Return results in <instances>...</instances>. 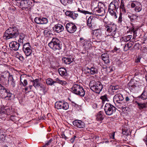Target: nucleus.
<instances>
[{
  "instance_id": "nucleus-42",
  "label": "nucleus",
  "mask_w": 147,
  "mask_h": 147,
  "mask_svg": "<svg viewBox=\"0 0 147 147\" xmlns=\"http://www.w3.org/2000/svg\"><path fill=\"white\" fill-rule=\"evenodd\" d=\"M55 42H52L49 44V47L53 50H55Z\"/></svg>"
},
{
  "instance_id": "nucleus-14",
  "label": "nucleus",
  "mask_w": 147,
  "mask_h": 147,
  "mask_svg": "<svg viewBox=\"0 0 147 147\" xmlns=\"http://www.w3.org/2000/svg\"><path fill=\"white\" fill-rule=\"evenodd\" d=\"M124 99L123 95L120 94L115 95L113 98V102L115 104L121 103V101Z\"/></svg>"
},
{
  "instance_id": "nucleus-60",
  "label": "nucleus",
  "mask_w": 147,
  "mask_h": 147,
  "mask_svg": "<svg viewBox=\"0 0 147 147\" xmlns=\"http://www.w3.org/2000/svg\"><path fill=\"white\" fill-rule=\"evenodd\" d=\"M129 30L131 32H133L135 30H134V28L131 27L129 28Z\"/></svg>"
},
{
  "instance_id": "nucleus-44",
  "label": "nucleus",
  "mask_w": 147,
  "mask_h": 147,
  "mask_svg": "<svg viewBox=\"0 0 147 147\" xmlns=\"http://www.w3.org/2000/svg\"><path fill=\"white\" fill-rule=\"evenodd\" d=\"M41 17H37L35 18L34 21L36 23L40 24Z\"/></svg>"
},
{
  "instance_id": "nucleus-24",
  "label": "nucleus",
  "mask_w": 147,
  "mask_h": 147,
  "mask_svg": "<svg viewBox=\"0 0 147 147\" xmlns=\"http://www.w3.org/2000/svg\"><path fill=\"white\" fill-rule=\"evenodd\" d=\"M64 29L63 26L60 24L56 25V32L57 33L62 31Z\"/></svg>"
},
{
  "instance_id": "nucleus-36",
  "label": "nucleus",
  "mask_w": 147,
  "mask_h": 147,
  "mask_svg": "<svg viewBox=\"0 0 147 147\" xmlns=\"http://www.w3.org/2000/svg\"><path fill=\"white\" fill-rule=\"evenodd\" d=\"M58 39L56 38V49L59 50L61 49V44Z\"/></svg>"
},
{
  "instance_id": "nucleus-47",
  "label": "nucleus",
  "mask_w": 147,
  "mask_h": 147,
  "mask_svg": "<svg viewBox=\"0 0 147 147\" xmlns=\"http://www.w3.org/2000/svg\"><path fill=\"white\" fill-rule=\"evenodd\" d=\"M138 2V1H134L131 3V7L132 8L135 7L136 5H137V4Z\"/></svg>"
},
{
  "instance_id": "nucleus-17",
  "label": "nucleus",
  "mask_w": 147,
  "mask_h": 147,
  "mask_svg": "<svg viewBox=\"0 0 147 147\" xmlns=\"http://www.w3.org/2000/svg\"><path fill=\"white\" fill-rule=\"evenodd\" d=\"M65 15L73 19H75L78 16V14L74 13L73 11H67L65 12Z\"/></svg>"
},
{
  "instance_id": "nucleus-38",
  "label": "nucleus",
  "mask_w": 147,
  "mask_h": 147,
  "mask_svg": "<svg viewBox=\"0 0 147 147\" xmlns=\"http://www.w3.org/2000/svg\"><path fill=\"white\" fill-rule=\"evenodd\" d=\"M40 90L42 91L43 93L45 94L47 92V90L45 86L42 84L40 86Z\"/></svg>"
},
{
  "instance_id": "nucleus-7",
  "label": "nucleus",
  "mask_w": 147,
  "mask_h": 147,
  "mask_svg": "<svg viewBox=\"0 0 147 147\" xmlns=\"http://www.w3.org/2000/svg\"><path fill=\"white\" fill-rule=\"evenodd\" d=\"M12 94L8 89L5 88L0 84V96L3 98H10Z\"/></svg>"
},
{
  "instance_id": "nucleus-51",
  "label": "nucleus",
  "mask_w": 147,
  "mask_h": 147,
  "mask_svg": "<svg viewBox=\"0 0 147 147\" xmlns=\"http://www.w3.org/2000/svg\"><path fill=\"white\" fill-rule=\"evenodd\" d=\"M5 111H6V114H7V113H10V109L9 108H8L7 107H5Z\"/></svg>"
},
{
  "instance_id": "nucleus-30",
  "label": "nucleus",
  "mask_w": 147,
  "mask_h": 147,
  "mask_svg": "<svg viewBox=\"0 0 147 147\" xmlns=\"http://www.w3.org/2000/svg\"><path fill=\"white\" fill-rule=\"evenodd\" d=\"M139 97L142 100H146L147 99V91L144 90L141 95Z\"/></svg>"
},
{
  "instance_id": "nucleus-64",
  "label": "nucleus",
  "mask_w": 147,
  "mask_h": 147,
  "mask_svg": "<svg viewBox=\"0 0 147 147\" xmlns=\"http://www.w3.org/2000/svg\"><path fill=\"white\" fill-rule=\"evenodd\" d=\"M145 77L146 80V81H147V74H146L145 75Z\"/></svg>"
},
{
  "instance_id": "nucleus-23",
  "label": "nucleus",
  "mask_w": 147,
  "mask_h": 147,
  "mask_svg": "<svg viewBox=\"0 0 147 147\" xmlns=\"http://www.w3.org/2000/svg\"><path fill=\"white\" fill-rule=\"evenodd\" d=\"M58 72L59 74L61 76H65L66 75V70L64 68H59L58 69Z\"/></svg>"
},
{
  "instance_id": "nucleus-58",
  "label": "nucleus",
  "mask_w": 147,
  "mask_h": 147,
  "mask_svg": "<svg viewBox=\"0 0 147 147\" xmlns=\"http://www.w3.org/2000/svg\"><path fill=\"white\" fill-rule=\"evenodd\" d=\"M54 141V139H52L51 138L50 139V140L47 142V143H48V145H49V144L52 141Z\"/></svg>"
},
{
  "instance_id": "nucleus-55",
  "label": "nucleus",
  "mask_w": 147,
  "mask_h": 147,
  "mask_svg": "<svg viewBox=\"0 0 147 147\" xmlns=\"http://www.w3.org/2000/svg\"><path fill=\"white\" fill-rule=\"evenodd\" d=\"M114 136L115 133L114 132L111 133L109 135L110 138L113 139H114Z\"/></svg>"
},
{
  "instance_id": "nucleus-18",
  "label": "nucleus",
  "mask_w": 147,
  "mask_h": 147,
  "mask_svg": "<svg viewBox=\"0 0 147 147\" xmlns=\"http://www.w3.org/2000/svg\"><path fill=\"white\" fill-rule=\"evenodd\" d=\"M101 57L105 63H109V56L107 53H104L102 54L101 55Z\"/></svg>"
},
{
  "instance_id": "nucleus-45",
  "label": "nucleus",
  "mask_w": 147,
  "mask_h": 147,
  "mask_svg": "<svg viewBox=\"0 0 147 147\" xmlns=\"http://www.w3.org/2000/svg\"><path fill=\"white\" fill-rule=\"evenodd\" d=\"M78 11H79L81 13H84L85 15L86 14H91V13L89 12L88 11H86L85 10H80V9L78 8Z\"/></svg>"
},
{
  "instance_id": "nucleus-3",
  "label": "nucleus",
  "mask_w": 147,
  "mask_h": 147,
  "mask_svg": "<svg viewBox=\"0 0 147 147\" xmlns=\"http://www.w3.org/2000/svg\"><path fill=\"white\" fill-rule=\"evenodd\" d=\"M105 30L108 33H110L112 32L111 35L113 38H116L119 36V34L117 31L115 26L111 24H107L105 25Z\"/></svg>"
},
{
  "instance_id": "nucleus-40",
  "label": "nucleus",
  "mask_w": 147,
  "mask_h": 147,
  "mask_svg": "<svg viewBox=\"0 0 147 147\" xmlns=\"http://www.w3.org/2000/svg\"><path fill=\"white\" fill-rule=\"evenodd\" d=\"M48 22L47 19L46 18L41 17L40 24H44L47 23Z\"/></svg>"
},
{
  "instance_id": "nucleus-62",
  "label": "nucleus",
  "mask_w": 147,
  "mask_h": 147,
  "mask_svg": "<svg viewBox=\"0 0 147 147\" xmlns=\"http://www.w3.org/2000/svg\"><path fill=\"white\" fill-rule=\"evenodd\" d=\"M98 105L97 104L95 103L93 105V107L94 108L96 109L98 107Z\"/></svg>"
},
{
  "instance_id": "nucleus-63",
  "label": "nucleus",
  "mask_w": 147,
  "mask_h": 147,
  "mask_svg": "<svg viewBox=\"0 0 147 147\" xmlns=\"http://www.w3.org/2000/svg\"><path fill=\"white\" fill-rule=\"evenodd\" d=\"M143 140L145 142H146V144H147V134H146V138H144L143 139ZM147 146V145H146V146Z\"/></svg>"
},
{
  "instance_id": "nucleus-12",
  "label": "nucleus",
  "mask_w": 147,
  "mask_h": 147,
  "mask_svg": "<svg viewBox=\"0 0 147 147\" xmlns=\"http://www.w3.org/2000/svg\"><path fill=\"white\" fill-rule=\"evenodd\" d=\"M65 28L67 31L70 33H74L77 30V27L75 25L71 23H67L66 25Z\"/></svg>"
},
{
  "instance_id": "nucleus-9",
  "label": "nucleus",
  "mask_w": 147,
  "mask_h": 147,
  "mask_svg": "<svg viewBox=\"0 0 147 147\" xmlns=\"http://www.w3.org/2000/svg\"><path fill=\"white\" fill-rule=\"evenodd\" d=\"M69 107V105L67 102L63 101H59L56 102V108L58 109H62L67 110Z\"/></svg>"
},
{
  "instance_id": "nucleus-21",
  "label": "nucleus",
  "mask_w": 147,
  "mask_h": 147,
  "mask_svg": "<svg viewBox=\"0 0 147 147\" xmlns=\"http://www.w3.org/2000/svg\"><path fill=\"white\" fill-rule=\"evenodd\" d=\"M136 87L134 83L133 80H131L128 84V89L131 91L134 89Z\"/></svg>"
},
{
  "instance_id": "nucleus-1",
  "label": "nucleus",
  "mask_w": 147,
  "mask_h": 147,
  "mask_svg": "<svg viewBox=\"0 0 147 147\" xmlns=\"http://www.w3.org/2000/svg\"><path fill=\"white\" fill-rule=\"evenodd\" d=\"M19 34V29L15 26L9 28L5 32L3 37L6 40L15 38Z\"/></svg>"
},
{
  "instance_id": "nucleus-31",
  "label": "nucleus",
  "mask_w": 147,
  "mask_h": 147,
  "mask_svg": "<svg viewBox=\"0 0 147 147\" xmlns=\"http://www.w3.org/2000/svg\"><path fill=\"white\" fill-rule=\"evenodd\" d=\"M142 9V5L140 3L138 2L134 9L135 11L136 12H140Z\"/></svg>"
},
{
  "instance_id": "nucleus-27",
  "label": "nucleus",
  "mask_w": 147,
  "mask_h": 147,
  "mask_svg": "<svg viewBox=\"0 0 147 147\" xmlns=\"http://www.w3.org/2000/svg\"><path fill=\"white\" fill-rule=\"evenodd\" d=\"M132 37V35H128L123 37L120 39L121 42H127L129 41Z\"/></svg>"
},
{
  "instance_id": "nucleus-10",
  "label": "nucleus",
  "mask_w": 147,
  "mask_h": 147,
  "mask_svg": "<svg viewBox=\"0 0 147 147\" xmlns=\"http://www.w3.org/2000/svg\"><path fill=\"white\" fill-rule=\"evenodd\" d=\"M31 47L29 43H27L24 44L23 46V51L27 56H30L32 53Z\"/></svg>"
},
{
  "instance_id": "nucleus-20",
  "label": "nucleus",
  "mask_w": 147,
  "mask_h": 147,
  "mask_svg": "<svg viewBox=\"0 0 147 147\" xmlns=\"http://www.w3.org/2000/svg\"><path fill=\"white\" fill-rule=\"evenodd\" d=\"M95 35L98 40H101L103 38L101 30L100 29L97 30Z\"/></svg>"
},
{
  "instance_id": "nucleus-13",
  "label": "nucleus",
  "mask_w": 147,
  "mask_h": 147,
  "mask_svg": "<svg viewBox=\"0 0 147 147\" xmlns=\"http://www.w3.org/2000/svg\"><path fill=\"white\" fill-rule=\"evenodd\" d=\"M20 3V7L23 9L28 8L32 5V3L31 0H21Z\"/></svg>"
},
{
  "instance_id": "nucleus-19",
  "label": "nucleus",
  "mask_w": 147,
  "mask_h": 147,
  "mask_svg": "<svg viewBox=\"0 0 147 147\" xmlns=\"http://www.w3.org/2000/svg\"><path fill=\"white\" fill-rule=\"evenodd\" d=\"M33 86L36 89H38L41 84L39 82V80L38 79H36L35 80L32 81Z\"/></svg>"
},
{
  "instance_id": "nucleus-46",
  "label": "nucleus",
  "mask_w": 147,
  "mask_h": 147,
  "mask_svg": "<svg viewBox=\"0 0 147 147\" xmlns=\"http://www.w3.org/2000/svg\"><path fill=\"white\" fill-rule=\"evenodd\" d=\"M119 87L118 85L113 86L112 87V90H113V92H115V91L119 89Z\"/></svg>"
},
{
  "instance_id": "nucleus-32",
  "label": "nucleus",
  "mask_w": 147,
  "mask_h": 147,
  "mask_svg": "<svg viewBox=\"0 0 147 147\" xmlns=\"http://www.w3.org/2000/svg\"><path fill=\"white\" fill-rule=\"evenodd\" d=\"M59 84L62 85L64 86L66 85L67 83L66 81H63L57 78L56 79V84Z\"/></svg>"
},
{
  "instance_id": "nucleus-56",
  "label": "nucleus",
  "mask_w": 147,
  "mask_h": 147,
  "mask_svg": "<svg viewBox=\"0 0 147 147\" xmlns=\"http://www.w3.org/2000/svg\"><path fill=\"white\" fill-rule=\"evenodd\" d=\"M141 57L140 56H138L137 59L136 60L135 62L136 63H138L140 62Z\"/></svg>"
},
{
  "instance_id": "nucleus-28",
  "label": "nucleus",
  "mask_w": 147,
  "mask_h": 147,
  "mask_svg": "<svg viewBox=\"0 0 147 147\" xmlns=\"http://www.w3.org/2000/svg\"><path fill=\"white\" fill-rule=\"evenodd\" d=\"M136 103L138 105V108L141 110L145 108L146 107V103H140L136 102Z\"/></svg>"
},
{
  "instance_id": "nucleus-16",
  "label": "nucleus",
  "mask_w": 147,
  "mask_h": 147,
  "mask_svg": "<svg viewBox=\"0 0 147 147\" xmlns=\"http://www.w3.org/2000/svg\"><path fill=\"white\" fill-rule=\"evenodd\" d=\"M73 125L79 128H83L85 126L84 123L80 120H76L73 122Z\"/></svg>"
},
{
  "instance_id": "nucleus-4",
  "label": "nucleus",
  "mask_w": 147,
  "mask_h": 147,
  "mask_svg": "<svg viewBox=\"0 0 147 147\" xmlns=\"http://www.w3.org/2000/svg\"><path fill=\"white\" fill-rule=\"evenodd\" d=\"M89 86L92 90L98 94L100 93L103 88L101 83L98 81L90 82L89 84Z\"/></svg>"
},
{
  "instance_id": "nucleus-22",
  "label": "nucleus",
  "mask_w": 147,
  "mask_h": 147,
  "mask_svg": "<svg viewBox=\"0 0 147 147\" xmlns=\"http://www.w3.org/2000/svg\"><path fill=\"white\" fill-rule=\"evenodd\" d=\"M8 75L9 76H8V82H10L11 83L10 84L13 87H14L15 86V81H14V79L12 76L10 75L9 73Z\"/></svg>"
},
{
  "instance_id": "nucleus-57",
  "label": "nucleus",
  "mask_w": 147,
  "mask_h": 147,
  "mask_svg": "<svg viewBox=\"0 0 147 147\" xmlns=\"http://www.w3.org/2000/svg\"><path fill=\"white\" fill-rule=\"evenodd\" d=\"M138 29H136L133 32L134 33V37H136V36H137V31Z\"/></svg>"
},
{
  "instance_id": "nucleus-5",
  "label": "nucleus",
  "mask_w": 147,
  "mask_h": 147,
  "mask_svg": "<svg viewBox=\"0 0 147 147\" xmlns=\"http://www.w3.org/2000/svg\"><path fill=\"white\" fill-rule=\"evenodd\" d=\"M73 93L81 96H84L85 94V91L82 87L80 85L75 84L71 88Z\"/></svg>"
},
{
  "instance_id": "nucleus-41",
  "label": "nucleus",
  "mask_w": 147,
  "mask_h": 147,
  "mask_svg": "<svg viewBox=\"0 0 147 147\" xmlns=\"http://www.w3.org/2000/svg\"><path fill=\"white\" fill-rule=\"evenodd\" d=\"M100 99L102 100V104H104L105 101H108V99L106 95L101 96L100 97Z\"/></svg>"
},
{
  "instance_id": "nucleus-6",
  "label": "nucleus",
  "mask_w": 147,
  "mask_h": 147,
  "mask_svg": "<svg viewBox=\"0 0 147 147\" xmlns=\"http://www.w3.org/2000/svg\"><path fill=\"white\" fill-rule=\"evenodd\" d=\"M116 108L110 103H106L105 106L104 111L108 115H112L115 111Z\"/></svg>"
},
{
  "instance_id": "nucleus-43",
  "label": "nucleus",
  "mask_w": 147,
  "mask_h": 147,
  "mask_svg": "<svg viewBox=\"0 0 147 147\" xmlns=\"http://www.w3.org/2000/svg\"><path fill=\"white\" fill-rule=\"evenodd\" d=\"M6 111L5 107H1L0 110V115H3L4 114H6Z\"/></svg>"
},
{
  "instance_id": "nucleus-8",
  "label": "nucleus",
  "mask_w": 147,
  "mask_h": 147,
  "mask_svg": "<svg viewBox=\"0 0 147 147\" xmlns=\"http://www.w3.org/2000/svg\"><path fill=\"white\" fill-rule=\"evenodd\" d=\"M96 18L93 16H90L87 21V26L90 28L92 29L96 26Z\"/></svg>"
},
{
  "instance_id": "nucleus-33",
  "label": "nucleus",
  "mask_w": 147,
  "mask_h": 147,
  "mask_svg": "<svg viewBox=\"0 0 147 147\" xmlns=\"http://www.w3.org/2000/svg\"><path fill=\"white\" fill-rule=\"evenodd\" d=\"M88 70H89L88 71V73L92 75L95 74L97 71V69L96 68L93 67L88 68Z\"/></svg>"
},
{
  "instance_id": "nucleus-39",
  "label": "nucleus",
  "mask_w": 147,
  "mask_h": 147,
  "mask_svg": "<svg viewBox=\"0 0 147 147\" xmlns=\"http://www.w3.org/2000/svg\"><path fill=\"white\" fill-rule=\"evenodd\" d=\"M46 83L48 85H52L55 82L51 78H48L46 81Z\"/></svg>"
},
{
  "instance_id": "nucleus-50",
  "label": "nucleus",
  "mask_w": 147,
  "mask_h": 147,
  "mask_svg": "<svg viewBox=\"0 0 147 147\" xmlns=\"http://www.w3.org/2000/svg\"><path fill=\"white\" fill-rule=\"evenodd\" d=\"M125 100L126 102L128 103L131 102V100L129 98V97H128V96L126 97L125 98Z\"/></svg>"
},
{
  "instance_id": "nucleus-54",
  "label": "nucleus",
  "mask_w": 147,
  "mask_h": 147,
  "mask_svg": "<svg viewBox=\"0 0 147 147\" xmlns=\"http://www.w3.org/2000/svg\"><path fill=\"white\" fill-rule=\"evenodd\" d=\"M23 86H24L25 87L28 84L27 80L26 79L24 80L23 79Z\"/></svg>"
},
{
  "instance_id": "nucleus-26",
  "label": "nucleus",
  "mask_w": 147,
  "mask_h": 147,
  "mask_svg": "<svg viewBox=\"0 0 147 147\" xmlns=\"http://www.w3.org/2000/svg\"><path fill=\"white\" fill-rule=\"evenodd\" d=\"M134 44L133 42H130L127 44H126L124 46V50L125 51H126L131 48L133 45Z\"/></svg>"
},
{
  "instance_id": "nucleus-48",
  "label": "nucleus",
  "mask_w": 147,
  "mask_h": 147,
  "mask_svg": "<svg viewBox=\"0 0 147 147\" xmlns=\"http://www.w3.org/2000/svg\"><path fill=\"white\" fill-rule=\"evenodd\" d=\"M122 13L120 12L119 16L118 18V22L119 23H121L122 21Z\"/></svg>"
},
{
  "instance_id": "nucleus-37",
  "label": "nucleus",
  "mask_w": 147,
  "mask_h": 147,
  "mask_svg": "<svg viewBox=\"0 0 147 147\" xmlns=\"http://www.w3.org/2000/svg\"><path fill=\"white\" fill-rule=\"evenodd\" d=\"M128 17L130 18L131 22H133L134 20L136 19L138 16L134 14H132L131 15H128Z\"/></svg>"
},
{
  "instance_id": "nucleus-34",
  "label": "nucleus",
  "mask_w": 147,
  "mask_h": 147,
  "mask_svg": "<svg viewBox=\"0 0 147 147\" xmlns=\"http://www.w3.org/2000/svg\"><path fill=\"white\" fill-rule=\"evenodd\" d=\"M102 112L101 111L99 112L96 116V119L98 121H101L103 119Z\"/></svg>"
},
{
  "instance_id": "nucleus-11",
  "label": "nucleus",
  "mask_w": 147,
  "mask_h": 147,
  "mask_svg": "<svg viewBox=\"0 0 147 147\" xmlns=\"http://www.w3.org/2000/svg\"><path fill=\"white\" fill-rule=\"evenodd\" d=\"M98 7H95L94 9V11L100 13L101 15H104L105 13V10L103 4L100 2L98 3Z\"/></svg>"
},
{
  "instance_id": "nucleus-49",
  "label": "nucleus",
  "mask_w": 147,
  "mask_h": 147,
  "mask_svg": "<svg viewBox=\"0 0 147 147\" xmlns=\"http://www.w3.org/2000/svg\"><path fill=\"white\" fill-rule=\"evenodd\" d=\"M106 70L107 72L110 73L113 71V67H110L107 68Z\"/></svg>"
},
{
  "instance_id": "nucleus-53",
  "label": "nucleus",
  "mask_w": 147,
  "mask_h": 147,
  "mask_svg": "<svg viewBox=\"0 0 147 147\" xmlns=\"http://www.w3.org/2000/svg\"><path fill=\"white\" fill-rule=\"evenodd\" d=\"M76 138V136L75 135L70 140V141L71 143H73L74 141L75 140Z\"/></svg>"
},
{
  "instance_id": "nucleus-59",
  "label": "nucleus",
  "mask_w": 147,
  "mask_h": 147,
  "mask_svg": "<svg viewBox=\"0 0 147 147\" xmlns=\"http://www.w3.org/2000/svg\"><path fill=\"white\" fill-rule=\"evenodd\" d=\"M23 40H24L23 39L19 38V39L18 40V41L20 44L21 43L22 44L23 43Z\"/></svg>"
},
{
  "instance_id": "nucleus-29",
  "label": "nucleus",
  "mask_w": 147,
  "mask_h": 147,
  "mask_svg": "<svg viewBox=\"0 0 147 147\" xmlns=\"http://www.w3.org/2000/svg\"><path fill=\"white\" fill-rule=\"evenodd\" d=\"M119 7L120 10L123 13L126 12V9L125 7L124 3L123 0L121 1V4Z\"/></svg>"
},
{
  "instance_id": "nucleus-35",
  "label": "nucleus",
  "mask_w": 147,
  "mask_h": 147,
  "mask_svg": "<svg viewBox=\"0 0 147 147\" xmlns=\"http://www.w3.org/2000/svg\"><path fill=\"white\" fill-rule=\"evenodd\" d=\"M61 2L64 5L71 4L72 2V0H60Z\"/></svg>"
},
{
  "instance_id": "nucleus-25",
  "label": "nucleus",
  "mask_w": 147,
  "mask_h": 147,
  "mask_svg": "<svg viewBox=\"0 0 147 147\" xmlns=\"http://www.w3.org/2000/svg\"><path fill=\"white\" fill-rule=\"evenodd\" d=\"M62 61L65 64H69L72 62L73 60L71 58L65 57L62 58Z\"/></svg>"
},
{
  "instance_id": "nucleus-52",
  "label": "nucleus",
  "mask_w": 147,
  "mask_h": 147,
  "mask_svg": "<svg viewBox=\"0 0 147 147\" xmlns=\"http://www.w3.org/2000/svg\"><path fill=\"white\" fill-rule=\"evenodd\" d=\"M25 37V35L24 34L21 33L20 36V39L24 40Z\"/></svg>"
},
{
  "instance_id": "nucleus-15",
  "label": "nucleus",
  "mask_w": 147,
  "mask_h": 147,
  "mask_svg": "<svg viewBox=\"0 0 147 147\" xmlns=\"http://www.w3.org/2000/svg\"><path fill=\"white\" fill-rule=\"evenodd\" d=\"M20 44L16 41H13L10 42L9 46L10 48L13 50L15 51L18 50L20 46Z\"/></svg>"
},
{
  "instance_id": "nucleus-61",
  "label": "nucleus",
  "mask_w": 147,
  "mask_h": 147,
  "mask_svg": "<svg viewBox=\"0 0 147 147\" xmlns=\"http://www.w3.org/2000/svg\"><path fill=\"white\" fill-rule=\"evenodd\" d=\"M23 77H21L20 80L21 82L20 84H22L23 85Z\"/></svg>"
},
{
  "instance_id": "nucleus-2",
  "label": "nucleus",
  "mask_w": 147,
  "mask_h": 147,
  "mask_svg": "<svg viewBox=\"0 0 147 147\" xmlns=\"http://www.w3.org/2000/svg\"><path fill=\"white\" fill-rule=\"evenodd\" d=\"M119 7V3L116 0L113 1L110 4L108 7V11L110 13L112 16H114V17L116 18H117L115 11Z\"/></svg>"
}]
</instances>
